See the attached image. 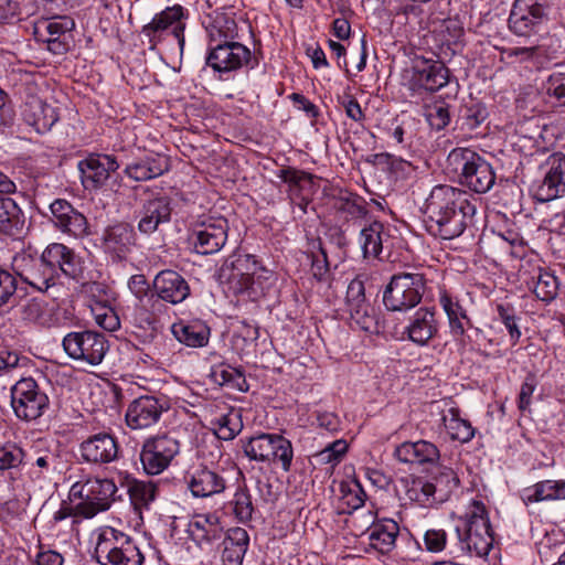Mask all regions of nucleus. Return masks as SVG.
Masks as SVG:
<instances>
[{"label":"nucleus","instance_id":"obj_1","mask_svg":"<svg viewBox=\"0 0 565 565\" xmlns=\"http://www.w3.org/2000/svg\"><path fill=\"white\" fill-rule=\"evenodd\" d=\"M476 201L462 189L439 184L431 189L424 204V223L435 237L454 239L473 223Z\"/></svg>","mask_w":565,"mask_h":565},{"label":"nucleus","instance_id":"obj_2","mask_svg":"<svg viewBox=\"0 0 565 565\" xmlns=\"http://www.w3.org/2000/svg\"><path fill=\"white\" fill-rule=\"evenodd\" d=\"M218 277L234 295H246L254 301L266 296L276 284L273 270L254 255L243 253L230 255L220 267Z\"/></svg>","mask_w":565,"mask_h":565},{"label":"nucleus","instance_id":"obj_3","mask_svg":"<svg viewBox=\"0 0 565 565\" xmlns=\"http://www.w3.org/2000/svg\"><path fill=\"white\" fill-rule=\"evenodd\" d=\"M447 163L458 174L459 183L476 193H487L495 183L492 166L469 148H455Z\"/></svg>","mask_w":565,"mask_h":565},{"label":"nucleus","instance_id":"obj_4","mask_svg":"<svg viewBox=\"0 0 565 565\" xmlns=\"http://www.w3.org/2000/svg\"><path fill=\"white\" fill-rule=\"evenodd\" d=\"M117 486L113 479L82 475L68 492L71 501L79 500L77 510L84 519H92L108 510L115 500Z\"/></svg>","mask_w":565,"mask_h":565},{"label":"nucleus","instance_id":"obj_5","mask_svg":"<svg viewBox=\"0 0 565 565\" xmlns=\"http://www.w3.org/2000/svg\"><path fill=\"white\" fill-rule=\"evenodd\" d=\"M554 0H514L508 19L509 30L520 38L541 34L551 21Z\"/></svg>","mask_w":565,"mask_h":565},{"label":"nucleus","instance_id":"obj_6","mask_svg":"<svg viewBox=\"0 0 565 565\" xmlns=\"http://www.w3.org/2000/svg\"><path fill=\"white\" fill-rule=\"evenodd\" d=\"M427 279L419 271L394 274L383 291V303L388 311H408L420 303Z\"/></svg>","mask_w":565,"mask_h":565},{"label":"nucleus","instance_id":"obj_7","mask_svg":"<svg viewBox=\"0 0 565 565\" xmlns=\"http://www.w3.org/2000/svg\"><path fill=\"white\" fill-rule=\"evenodd\" d=\"M50 405L49 395L31 376L21 377L10 387V406L14 416L23 423H38Z\"/></svg>","mask_w":565,"mask_h":565},{"label":"nucleus","instance_id":"obj_8","mask_svg":"<svg viewBox=\"0 0 565 565\" xmlns=\"http://www.w3.org/2000/svg\"><path fill=\"white\" fill-rule=\"evenodd\" d=\"M188 18L189 12L181 4L167 7L141 28V35L147 39L150 50H154L171 35L175 39L182 54L185 45L184 31Z\"/></svg>","mask_w":565,"mask_h":565},{"label":"nucleus","instance_id":"obj_9","mask_svg":"<svg viewBox=\"0 0 565 565\" xmlns=\"http://www.w3.org/2000/svg\"><path fill=\"white\" fill-rule=\"evenodd\" d=\"M258 63V58L246 45L235 41L209 46L206 55V65L220 73L221 79H227L223 75H230L244 67L253 70Z\"/></svg>","mask_w":565,"mask_h":565},{"label":"nucleus","instance_id":"obj_10","mask_svg":"<svg viewBox=\"0 0 565 565\" xmlns=\"http://www.w3.org/2000/svg\"><path fill=\"white\" fill-rule=\"evenodd\" d=\"M62 345L71 359L90 366L99 365L109 350L106 335L92 330L67 333Z\"/></svg>","mask_w":565,"mask_h":565},{"label":"nucleus","instance_id":"obj_11","mask_svg":"<svg viewBox=\"0 0 565 565\" xmlns=\"http://www.w3.org/2000/svg\"><path fill=\"white\" fill-rule=\"evenodd\" d=\"M136 554L138 547L127 534L109 526L100 530L95 546V557L100 565H126Z\"/></svg>","mask_w":565,"mask_h":565},{"label":"nucleus","instance_id":"obj_12","mask_svg":"<svg viewBox=\"0 0 565 565\" xmlns=\"http://www.w3.org/2000/svg\"><path fill=\"white\" fill-rule=\"evenodd\" d=\"M170 407V399L163 394L141 395L127 406L125 420L132 430L151 428L160 422Z\"/></svg>","mask_w":565,"mask_h":565},{"label":"nucleus","instance_id":"obj_13","mask_svg":"<svg viewBox=\"0 0 565 565\" xmlns=\"http://www.w3.org/2000/svg\"><path fill=\"white\" fill-rule=\"evenodd\" d=\"M179 452V440L171 435L160 434L143 441L140 461L147 475L156 476L163 472Z\"/></svg>","mask_w":565,"mask_h":565},{"label":"nucleus","instance_id":"obj_14","mask_svg":"<svg viewBox=\"0 0 565 565\" xmlns=\"http://www.w3.org/2000/svg\"><path fill=\"white\" fill-rule=\"evenodd\" d=\"M459 479L451 468L443 467L433 477V481L417 479L407 490L408 497L420 505L441 503L457 489Z\"/></svg>","mask_w":565,"mask_h":565},{"label":"nucleus","instance_id":"obj_15","mask_svg":"<svg viewBox=\"0 0 565 565\" xmlns=\"http://www.w3.org/2000/svg\"><path fill=\"white\" fill-rule=\"evenodd\" d=\"M544 173L532 189L533 199L540 203L554 201L565 195V154L554 152L541 166Z\"/></svg>","mask_w":565,"mask_h":565},{"label":"nucleus","instance_id":"obj_16","mask_svg":"<svg viewBox=\"0 0 565 565\" xmlns=\"http://www.w3.org/2000/svg\"><path fill=\"white\" fill-rule=\"evenodd\" d=\"M100 246L114 263L126 260L138 247L135 227L127 222L108 225L103 231Z\"/></svg>","mask_w":565,"mask_h":565},{"label":"nucleus","instance_id":"obj_17","mask_svg":"<svg viewBox=\"0 0 565 565\" xmlns=\"http://www.w3.org/2000/svg\"><path fill=\"white\" fill-rule=\"evenodd\" d=\"M79 458L92 466H105L119 459L120 446L108 431H98L83 439L78 445Z\"/></svg>","mask_w":565,"mask_h":565},{"label":"nucleus","instance_id":"obj_18","mask_svg":"<svg viewBox=\"0 0 565 565\" xmlns=\"http://www.w3.org/2000/svg\"><path fill=\"white\" fill-rule=\"evenodd\" d=\"M345 307L352 323L366 332H379L374 307L366 300L364 282L353 279L347 288Z\"/></svg>","mask_w":565,"mask_h":565},{"label":"nucleus","instance_id":"obj_19","mask_svg":"<svg viewBox=\"0 0 565 565\" xmlns=\"http://www.w3.org/2000/svg\"><path fill=\"white\" fill-rule=\"evenodd\" d=\"M172 200L163 194L150 195L141 200L137 211V228L143 236H151L160 231L162 225L170 223L172 214Z\"/></svg>","mask_w":565,"mask_h":565},{"label":"nucleus","instance_id":"obj_20","mask_svg":"<svg viewBox=\"0 0 565 565\" xmlns=\"http://www.w3.org/2000/svg\"><path fill=\"white\" fill-rule=\"evenodd\" d=\"M227 220L209 217L199 223L190 236L193 249L201 255H212L222 249L227 241Z\"/></svg>","mask_w":565,"mask_h":565},{"label":"nucleus","instance_id":"obj_21","mask_svg":"<svg viewBox=\"0 0 565 565\" xmlns=\"http://www.w3.org/2000/svg\"><path fill=\"white\" fill-rule=\"evenodd\" d=\"M13 268L25 284L39 291H46L57 282L43 252L40 257L25 254L17 256Z\"/></svg>","mask_w":565,"mask_h":565},{"label":"nucleus","instance_id":"obj_22","mask_svg":"<svg viewBox=\"0 0 565 565\" xmlns=\"http://www.w3.org/2000/svg\"><path fill=\"white\" fill-rule=\"evenodd\" d=\"M186 533L199 548L207 553L220 546L225 534L216 513L195 514L188 523Z\"/></svg>","mask_w":565,"mask_h":565},{"label":"nucleus","instance_id":"obj_23","mask_svg":"<svg viewBox=\"0 0 565 565\" xmlns=\"http://www.w3.org/2000/svg\"><path fill=\"white\" fill-rule=\"evenodd\" d=\"M43 253L56 280L61 275L76 281L84 278V260L74 249L62 243H51L44 248Z\"/></svg>","mask_w":565,"mask_h":565},{"label":"nucleus","instance_id":"obj_24","mask_svg":"<svg viewBox=\"0 0 565 565\" xmlns=\"http://www.w3.org/2000/svg\"><path fill=\"white\" fill-rule=\"evenodd\" d=\"M15 191V184L0 172V233L10 236L20 235L24 228L25 217L21 207L9 194Z\"/></svg>","mask_w":565,"mask_h":565},{"label":"nucleus","instance_id":"obj_25","mask_svg":"<svg viewBox=\"0 0 565 565\" xmlns=\"http://www.w3.org/2000/svg\"><path fill=\"white\" fill-rule=\"evenodd\" d=\"M86 190H97L106 184L111 173L119 168L117 159L110 154H89L77 164Z\"/></svg>","mask_w":565,"mask_h":565},{"label":"nucleus","instance_id":"obj_26","mask_svg":"<svg viewBox=\"0 0 565 565\" xmlns=\"http://www.w3.org/2000/svg\"><path fill=\"white\" fill-rule=\"evenodd\" d=\"M50 221L60 232L75 238L84 237L88 234V222L85 215L66 200H54L50 204Z\"/></svg>","mask_w":565,"mask_h":565},{"label":"nucleus","instance_id":"obj_27","mask_svg":"<svg viewBox=\"0 0 565 565\" xmlns=\"http://www.w3.org/2000/svg\"><path fill=\"white\" fill-rule=\"evenodd\" d=\"M154 296L160 301L178 305L183 302L191 294L186 279L175 270L163 269L159 271L152 281Z\"/></svg>","mask_w":565,"mask_h":565},{"label":"nucleus","instance_id":"obj_28","mask_svg":"<svg viewBox=\"0 0 565 565\" xmlns=\"http://www.w3.org/2000/svg\"><path fill=\"white\" fill-rule=\"evenodd\" d=\"M412 70V84L418 88L433 93L448 84L449 70L440 61L417 57Z\"/></svg>","mask_w":565,"mask_h":565},{"label":"nucleus","instance_id":"obj_29","mask_svg":"<svg viewBox=\"0 0 565 565\" xmlns=\"http://www.w3.org/2000/svg\"><path fill=\"white\" fill-rule=\"evenodd\" d=\"M438 327L435 308L420 307L409 318L403 334H406L411 342L424 347L436 337Z\"/></svg>","mask_w":565,"mask_h":565},{"label":"nucleus","instance_id":"obj_30","mask_svg":"<svg viewBox=\"0 0 565 565\" xmlns=\"http://www.w3.org/2000/svg\"><path fill=\"white\" fill-rule=\"evenodd\" d=\"M457 546L462 553L478 557L487 556L494 539L492 527H456Z\"/></svg>","mask_w":565,"mask_h":565},{"label":"nucleus","instance_id":"obj_31","mask_svg":"<svg viewBox=\"0 0 565 565\" xmlns=\"http://www.w3.org/2000/svg\"><path fill=\"white\" fill-rule=\"evenodd\" d=\"M75 23L71 18L58 17L52 20L42 22L38 26V32L47 44L49 51L54 54H64L70 49L71 34L70 32L74 29Z\"/></svg>","mask_w":565,"mask_h":565},{"label":"nucleus","instance_id":"obj_32","mask_svg":"<svg viewBox=\"0 0 565 565\" xmlns=\"http://www.w3.org/2000/svg\"><path fill=\"white\" fill-rule=\"evenodd\" d=\"M186 484L195 498H210L224 492L227 487L222 473L207 467L195 469L186 478Z\"/></svg>","mask_w":565,"mask_h":565},{"label":"nucleus","instance_id":"obj_33","mask_svg":"<svg viewBox=\"0 0 565 565\" xmlns=\"http://www.w3.org/2000/svg\"><path fill=\"white\" fill-rule=\"evenodd\" d=\"M220 545L223 565H242L249 545V535L243 527H232L224 534Z\"/></svg>","mask_w":565,"mask_h":565},{"label":"nucleus","instance_id":"obj_34","mask_svg":"<svg viewBox=\"0 0 565 565\" xmlns=\"http://www.w3.org/2000/svg\"><path fill=\"white\" fill-rule=\"evenodd\" d=\"M398 533V524L391 519H385L373 523L363 535L366 536L371 548L381 554H387L395 547Z\"/></svg>","mask_w":565,"mask_h":565},{"label":"nucleus","instance_id":"obj_35","mask_svg":"<svg viewBox=\"0 0 565 565\" xmlns=\"http://www.w3.org/2000/svg\"><path fill=\"white\" fill-rule=\"evenodd\" d=\"M438 301L448 318L451 333L456 337L463 335L466 327L471 326V320L458 297L446 288H440Z\"/></svg>","mask_w":565,"mask_h":565},{"label":"nucleus","instance_id":"obj_36","mask_svg":"<svg viewBox=\"0 0 565 565\" xmlns=\"http://www.w3.org/2000/svg\"><path fill=\"white\" fill-rule=\"evenodd\" d=\"M395 456L401 462L406 463H433L439 459V450L430 441H406L395 449Z\"/></svg>","mask_w":565,"mask_h":565},{"label":"nucleus","instance_id":"obj_37","mask_svg":"<svg viewBox=\"0 0 565 565\" xmlns=\"http://www.w3.org/2000/svg\"><path fill=\"white\" fill-rule=\"evenodd\" d=\"M204 24L210 39L209 46L232 42L237 35L236 22L227 13L214 11L207 15Z\"/></svg>","mask_w":565,"mask_h":565},{"label":"nucleus","instance_id":"obj_38","mask_svg":"<svg viewBox=\"0 0 565 565\" xmlns=\"http://www.w3.org/2000/svg\"><path fill=\"white\" fill-rule=\"evenodd\" d=\"M173 337L191 348H202L207 344L210 328L201 320L180 321L171 327Z\"/></svg>","mask_w":565,"mask_h":565},{"label":"nucleus","instance_id":"obj_39","mask_svg":"<svg viewBox=\"0 0 565 565\" xmlns=\"http://www.w3.org/2000/svg\"><path fill=\"white\" fill-rule=\"evenodd\" d=\"M24 117L39 132L49 131L58 120L56 109L40 98L26 103Z\"/></svg>","mask_w":565,"mask_h":565},{"label":"nucleus","instance_id":"obj_40","mask_svg":"<svg viewBox=\"0 0 565 565\" xmlns=\"http://www.w3.org/2000/svg\"><path fill=\"white\" fill-rule=\"evenodd\" d=\"M525 504L541 501L565 500V480H543L522 492Z\"/></svg>","mask_w":565,"mask_h":565},{"label":"nucleus","instance_id":"obj_41","mask_svg":"<svg viewBox=\"0 0 565 565\" xmlns=\"http://www.w3.org/2000/svg\"><path fill=\"white\" fill-rule=\"evenodd\" d=\"M168 170L167 160L159 156H147L128 164L125 173L136 181H147L162 175Z\"/></svg>","mask_w":565,"mask_h":565},{"label":"nucleus","instance_id":"obj_42","mask_svg":"<svg viewBox=\"0 0 565 565\" xmlns=\"http://www.w3.org/2000/svg\"><path fill=\"white\" fill-rule=\"evenodd\" d=\"M390 237L383 223L379 221L372 222L363 227L360 232L359 242L365 258H377L382 253L383 245Z\"/></svg>","mask_w":565,"mask_h":565},{"label":"nucleus","instance_id":"obj_43","mask_svg":"<svg viewBox=\"0 0 565 565\" xmlns=\"http://www.w3.org/2000/svg\"><path fill=\"white\" fill-rule=\"evenodd\" d=\"M526 284L536 298L544 302L554 300L558 294L559 284L557 277L541 267L534 271Z\"/></svg>","mask_w":565,"mask_h":565},{"label":"nucleus","instance_id":"obj_44","mask_svg":"<svg viewBox=\"0 0 565 565\" xmlns=\"http://www.w3.org/2000/svg\"><path fill=\"white\" fill-rule=\"evenodd\" d=\"M507 58H514L519 63H533L543 65L545 61L556 57V51H550L545 43L535 46H514L503 51Z\"/></svg>","mask_w":565,"mask_h":565},{"label":"nucleus","instance_id":"obj_45","mask_svg":"<svg viewBox=\"0 0 565 565\" xmlns=\"http://www.w3.org/2000/svg\"><path fill=\"white\" fill-rule=\"evenodd\" d=\"M443 425L449 438L462 444L469 443L476 434V429L467 419L459 417V412L450 408L447 414L443 415Z\"/></svg>","mask_w":565,"mask_h":565},{"label":"nucleus","instance_id":"obj_46","mask_svg":"<svg viewBox=\"0 0 565 565\" xmlns=\"http://www.w3.org/2000/svg\"><path fill=\"white\" fill-rule=\"evenodd\" d=\"M270 463H279L285 472H288L292 465L294 448L289 439L280 434L270 435Z\"/></svg>","mask_w":565,"mask_h":565},{"label":"nucleus","instance_id":"obj_47","mask_svg":"<svg viewBox=\"0 0 565 565\" xmlns=\"http://www.w3.org/2000/svg\"><path fill=\"white\" fill-rule=\"evenodd\" d=\"M226 508L232 511L235 519L241 523H247L252 520L254 504L252 495L246 487H238L232 500L226 503Z\"/></svg>","mask_w":565,"mask_h":565},{"label":"nucleus","instance_id":"obj_48","mask_svg":"<svg viewBox=\"0 0 565 565\" xmlns=\"http://www.w3.org/2000/svg\"><path fill=\"white\" fill-rule=\"evenodd\" d=\"M19 313L21 320L26 323L44 327L50 321L45 301L38 298H31L22 302L19 306Z\"/></svg>","mask_w":565,"mask_h":565},{"label":"nucleus","instance_id":"obj_49","mask_svg":"<svg viewBox=\"0 0 565 565\" xmlns=\"http://www.w3.org/2000/svg\"><path fill=\"white\" fill-rule=\"evenodd\" d=\"M270 435L263 433L248 438L243 444L244 454L250 460L270 463Z\"/></svg>","mask_w":565,"mask_h":565},{"label":"nucleus","instance_id":"obj_50","mask_svg":"<svg viewBox=\"0 0 565 565\" xmlns=\"http://www.w3.org/2000/svg\"><path fill=\"white\" fill-rule=\"evenodd\" d=\"M214 380L221 385H228L238 391L245 392L248 385L244 372L231 365H218L212 372Z\"/></svg>","mask_w":565,"mask_h":565},{"label":"nucleus","instance_id":"obj_51","mask_svg":"<svg viewBox=\"0 0 565 565\" xmlns=\"http://www.w3.org/2000/svg\"><path fill=\"white\" fill-rule=\"evenodd\" d=\"M156 494L157 487L152 482L135 481L129 486L130 500L138 510L148 509Z\"/></svg>","mask_w":565,"mask_h":565},{"label":"nucleus","instance_id":"obj_52","mask_svg":"<svg viewBox=\"0 0 565 565\" xmlns=\"http://www.w3.org/2000/svg\"><path fill=\"white\" fill-rule=\"evenodd\" d=\"M135 334L143 344H149L151 359L154 356H163L166 353L162 351L166 345V340L161 332V327H145V328H135Z\"/></svg>","mask_w":565,"mask_h":565},{"label":"nucleus","instance_id":"obj_53","mask_svg":"<svg viewBox=\"0 0 565 565\" xmlns=\"http://www.w3.org/2000/svg\"><path fill=\"white\" fill-rule=\"evenodd\" d=\"M461 521L462 527H491L487 508L479 500L470 501Z\"/></svg>","mask_w":565,"mask_h":565},{"label":"nucleus","instance_id":"obj_54","mask_svg":"<svg viewBox=\"0 0 565 565\" xmlns=\"http://www.w3.org/2000/svg\"><path fill=\"white\" fill-rule=\"evenodd\" d=\"M348 451V443L344 439H338L328 444L322 450L313 455L319 465H338Z\"/></svg>","mask_w":565,"mask_h":565},{"label":"nucleus","instance_id":"obj_55","mask_svg":"<svg viewBox=\"0 0 565 565\" xmlns=\"http://www.w3.org/2000/svg\"><path fill=\"white\" fill-rule=\"evenodd\" d=\"M216 433L223 440H232L241 430L239 415L233 412L221 415L215 419Z\"/></svg>","mask_w":565,"mask_h":565},{"label":"nucleus","instance_id":"obj_56","mask_svg":"<svg viewBox=\"0 0 565 565\" xmlns=\"http://www.w3.org/2000/svg\"><path fill=\"white\" fill-rule=\"evenodd\" d=\"M335 206L338 211L347 214L351 218H360L367 213L363 199L352 193L340 196Z\"/></svg>","mask_w":565,"mask_h":565},{"label":"nucleus","instance_id":"obj_57","mask_svg":"<svg viewBox=\"0 0 565 565\" xmlns=\"http://www.w3.org/2000/svg\"><path fill=\"white\" fill-rule=\"evenodd\" d=\"M24 460V451L15 444H6L0 447V471L14 470Z\"/></svg>","mask_w":565,"mask_h":565},{"label":"nucleus","instance_id":"obj_58","mask_svg":"<svg viewBox=\"0 0 565 565\" xmlns=\"http://www.w3.org/2000/svg\"><path fill=\"white\" fill-rule=\"evenodd\" d=\"M426 118L430 127L441 130L450 122L449 106L444 102H436L426 108Z\"/></svg>","mask_w":565,"mask_h":565},{"label":"nucleus","instance_id":"obj_59","mask_svg":"<svg viewBox=\"0 0 565 565\" xmlns=\"http://www.w3.org/2000/svg\"><path fill=\"white\" fill-rule=\"evenodd\" d=\"M128 288L137 298L138 302H158L154 296V290H150V286L145 275H132L128 280Z\"/></svg>","mask_w":565,"mask_h":565},{"label":"nucleus","instance_id":"obj_60","mask_svg":"<svg viewBox=\"0 0 565 565\" xmlns=\"http://www.w3.org/2000/svg\"><path fill=\"white\" fill-rule=\"evenodd\" d=\"M158 302L146 303L137 302L134 312V326L135 328H149V327H161L159 319L157 318L154 310Z\"/></svg>","mask_w":565,"mask_h":565},{"label":"nucleus","instance_id":"obj_61","mask_svg":"<svg viewBox=\"0 0 565 565\" xmlns=\"http://www.w3.org/2000/svg\"><path fill=\"white\" fill-rule=\"evenodd\" d=\"M488 110L481 103H472L466 105L461 110L462 126L469 130H473L479 127L488 117Z\"/></svg>","mask_w":565,"mask_h":565},{"label":"nucleus","instance_id":"obj_62","mask_svg":"<svg viewBox=\"0 0 565 565\" xmlns=\"http://www.w3.org/2000/svg\"><path fill=\"white\" fill-rule=\"evenodd\" d=\"M497 312L500 321L507 328L512 345H515L521 338V330L518 324V318L512 308L504 305L497 306Z\"/></svg>","mask_w":565,"mask_h":565},{"label":"nucleus","instance_id":"obj_63","mask_svg":"<svg viewBox=\"0 0 565 565\" xmlns=\"http://www.w3.org/2000/svg\"><path fill=\"white\" fill-rule=\"evenodd\" d=\"M277 177L285 183L289 184L290 191L301 189L303 183L312 184L313 175L295 168L280 169Z\"/></svg>","mask_w":565,"mask_h":565},{"label":"nucleus","instance_id":"obj_64","mask_svg":"<svg viewBox=\"0 0 565 565\" xmlns=\"http://www.w3.org/2000/svg\"><path fill=\"white\" fill-rule=\"evenodd\" d=\"M341 493L347 505L353 510L364 504L365 492L358 480H352L350 483H342Z\"/></svg>","mask_w":565,"mask_h":565}]
</instances>
